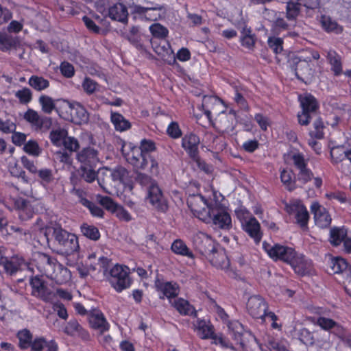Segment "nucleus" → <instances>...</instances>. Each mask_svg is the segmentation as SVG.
Instances as JSON below:
<instances>
[{"label": "nucleus", "mask_w": 351, "mask_h": 351, "mask_svg": "<svg viewBox=\"0 0 351 351\" xmlns=\"http://www.w3.org/2000/svg\"><path fill=\"white\" fill-rule=\"evenodd\" d=\"M224 197L217 191L213 190L208 197L201 194L189 196L187 204L193 215L206 223H211L215 228L229 230L232 219L228 207L221 202Z\"/></svg>", "instance_id": "1"}, {"label": "nucleus", "mask_w": 351, "mask_h": 351, "mask_svg": "<svg viewBox=\"0 0 351 351\" xmlns=\"http://www.w3.org/2000/svg\"><path fill=\"white\" fill-rule=\"evenodd\" d=\"M123 145L122 154L128 164L136 170H145L152 176H157L160 173V166L158 160L151 154L156 150V143L151 139L143 138L138 146L132 143Z\"/></svg>", "instance_id": "2"}, {"label": "nucleus", "mask_w": 351, "mask_h": 351, "mask_svg": "<svg viewBox=\"0 0 351 351\" xmlns=\"http://www.w3.org/2000/svg\"><path fill=\"white\" fill-rule=\"evenodd\" d=\"M53 237L56 245L58 246V253L65 256H70L80 250L77 237L61 227L53 228Z\"/></svg>", "instance_id": "3"}, {"label": "nucleus", "mask_w": 351, "mask_h": 351, "mask_svg": "<svg viewBox=\"0 0 351 351\" xmlns=\"http://www.w3.org/2000/svg\"><path fill=\"white\" fill-rule=\"evenodd\" d=\"M130 268L123 265L116 264L109 269L105 276L112 287L118 293L130 287L132 280L130 277Z\"/></svg>", "instance_id": "4"}, {"label": "nucleus", "mask_w": 351, "mask_h": 351, "mask_svg": "<svg viewBox=\"0 0 351 351\" xmlns=\"http://www.w3.org/2000/svg\"><path fill=\"white\" fill-rule=\"evenodd\" d=\"M62 108L57 109L58 115L63 119L81 125L88 121L89 115L85 108L79 103L71 104L69 102L64 104Z\"/></svg>", "instance_id": "5"}, {"label": "nucleus", "mask_w": 351, "mask_h": 351, "mask_svg": "<svg viewBox=\"0 0 351 351\" xmlns=\"http://www.w3.org/2000/svg\"><path fill=\"white\" fill-rule=\"evenodd\" d=\"M298 101L302 108V111L298 114V122L302 125H307L319 109V104L315 97L309 93L299 95Z\"/></svg>", "instance_id": "6"}, {"label": "nucleus", "mask_w": 351, "mask_h": 351, "mask_svg": "<svg viewBox=\"0 0 351 351\" xmlns=\"http://www.w3.org/2000/svg\"><path fill=\"white\" fill-rule=\"evenodd\" d=\"M262 246L268 256L274 261H280L288 264L295 255L294 248L282 244L264 241Z\"/></svg>", "instance_id": "7"}, {"label": "nucleus", "mask_w": 351, "mask_h": 351, "mask_svg": "<svg viewBox=\"0 0 351 351\" xmlns=\"http://www.w3.org/2000/svg\"><path fill=\"white\" fill-rule=\"evenodd\" d=\"M23 119L36 132H45L52 125L51 118L40 115L37 111L29 108L23 114Z\"/></svg>", "instance_id": "8"}, {"label": "nucleus", "mask_w": 351, "mask_h": 351, "mask_svg": "<svg viewBox=\"0 0 351 351\" xmlns=\"http://www.w3.org/2000/svg\"><path fill=\"white\" fill-rule=\"evenodd\" d=\"M269 305L267 301L259 295L250 296L246 302V311L247 313L254 319H261L265 321L266 310Z\"/></svg>", "instance_id": "9"}, {"label": "nucleus", "mask_w": 351, "mask_h": 351, "mask_svg": "<svg viewBox=\"0 0 351 351\" xmlns=\"http://www.w3.org/2000/svg\"><path fill=\"white\" fill-rule=\"evenodd\" d=\"M285 210L289 215H295L296 223L302 228H307L309 214L300 200L295 199L285 204Z\"/></svg>", "instance_id": "10"}, {"label": "nucleus", "mask_w": 351, "mask_h": 351, "mask_svg": "<svg viewBox=\"0 0 351 351\" xmlns=\"http://www.w3.org/2000/svg\"><path fill=\"white\" fill-rule=\"evenodd\" d=\"M134 0H119V2L110 6L108 16L114 20L121 23L128 21V8L133 10Z\"/></svg>", "instance_id": "11"}, {"label": "nucleus", "mask_w": 351, "mask_h": 351, "mask_svg": "<svg viewBox=\"0 0 351 351\" xmlns=\"http://www.w3.org/2000/svg\"><path fill=\"white\" fill-rule=\"evenodd\" d=\"M319 58L320 56L317 51L308 49L303 51L298 55L291 56L289 59V63L293 69H294L295 75H298V71L302 64H304L306 66L307 71H311V69L310 68L309 62H311L312 60H316Z\"/></svg>", "instance_id": "12"}, {"label": "nucleus", "mask_w": 351, "mask_h": 351, "mask_svg": "<svg viewBox=\"0 0 351 351\" xmlns=\"http://www.w3.org/2000/svg\"><path fill=\"white\" fill-rule=\"evenodd\" d=\"M154 286L156 291L160 293V299L167 298L170 300L176 298L180 293L179 285L173 281H165L163 279L156 278L154 281Z\"/></svg>", "instance_id": "13"}, {"label": "nucleus", "mask_w": 351, "mask_h": 351, "mask_svg": "<svg viewBox=\"0 0 351 351\" xmlns=\"http://www.w3.org/2000/svg\"><path fill=\"white\" fill-rule=\"evenodd\" d=\"M34 262L38 271L41 275L45 276L47 278L53 273V268L58 263L56 258L42 252H38L35 254Z\"/></svg>", "instance_id": "14"}, {"label": "nucleus", "mask_w": 351, "mask_h": 351, "mask_svg": "<svg viewBox=\"0 0 351 351\" xmlns=\"http://www.w3.org/2000/svg\"><path fill=\"white\" fill-rule=\"evenodd\" d=\"M147 199L158 211L165 213L168 210L167 202L156 183H152L149 186L147 189Z\"/></svg>", "instance_id": "15"}, {"label": "nucleus", "mask_w": 351, "mask_h": 351, "mask_svg": "<svg viewBox=\"0 0 351 351\" xmlns=\"http://www.w3.org/2000/svg\"><path fill=\"white\" fill-rule=\"evenodd\" d=\"M310 209L313 215L316 226L320 228H326L330 226L332 218L328 210L324 206L318 202H313Z\"/></svg>", "instance_id": "16"}, {"label": "nucleus", "mask_w": 351, "mask_h": 351, "mask_svg": "<svg viewBox=\"0 0 351 351\" xmlns=\"http://www.w3.org/2000/svg\"><path fill=\"white\" fill-rule=\"evenodd\" d=\"M199 137L193 132H188L182 138V147L193 160L199 159Z\"/></svg>", "instance_id": "17"}, {"label": "nucleus", "mask_w": 351, "mask_h": 351, "mask_svg": "<svg viewBox=\"0 0 351 351\" xmlns=\"http://www.w3.org/2000/svg\"><path fill=\"white\" fill-rule=\"evenodd\" d=\"M88 321L92 328L97 330L101 334L108 331L110 327L104 314L97 308L89 310Z\"/></svg>", "instance_id": "18"}, {"label": "nucleus", "mask_w": 351, "mask_h": 351, "mask_svg": "<svg viewBox=\"0 0 351 351\" xmlns=\"http://www.w3.org/2000/svg\"><path fill=\"white\" fill-rule=\"evenodd\" d=\"M76 160L80 165L96 167L99 162V152L90 146L83 147L76 154Z\"/></svg>", "instance_id": "19"}, {"label": "nucleus", "mask_w": 351, "mask_h": 351, "mask_svg": "<svg viewBox=\"0 0 351 351\" xmlns=\"http://www.w3.org/2000/svg\"><path fill=\"white\" fill-rule=\"evenodd\" d=\"M293 258H291L289 265L292 267L295 273L300 276L308 274L312 267V262L306 258L302 254L295 252Z\"/></svg>", "instance_id": "20"}, {"label": "nucleus", "mask_w": 351, "mask_h": 351, "mask_svg": "<svg viewBox=\"0 0 351 351\" xmlns=\"http://www.w3.org/2000/svg\"><path fill=\"white\" fill-rule=\"evenodd\" d=\"M30 285L32 288V295L44 302H49L52 299L51 290L45 285L44 282L38 276L30 280Z\"/></svg>", "instance_id": "21"}, {"label": "nucleus", "mask_w": 351, "mask_h": 351, "mask_svg": "<svg viewBox=\"0 0 351 351\" xmlns=\"http://www.w3.org/2000/svg\"><path fill=\"white\" fill-rule=\"evenodd\" d=\"M24 263V259L18 256L8 258L3 256L2 247L0 250V265H2L5 272L9 275L15 274Z\"/></svg>", "instance_id": "22"}, {"label": "nucleus", "mask_w": 351, "mask_h": 351, "mask_svg": "<svg viewBox=\"0 0 351 351\" xmlns=\"http://www.w3.org/2000/svg\"><path fill=\"white\" fill-rule=\"evenodd\" d=\"M63 332L68 336L78 337L85 341L90 339L88 332L84 329L75 319H70L65 324Z\"/></svg>", "instance_id": "23"}, {"label": "nucleus", "mask_w": 351, "mask_h": 351, "mask_svg": "<svg viewBox=\"0 0 351 351\" xmlns=\"http://www.w3.org/2000/svg\"><path fill=\"white\" fill-rule=\"evenodd\" d=\"M198 238L200 241L197 245V248L202 255L208 258L219 245L215 243L210 236L205 233H200Z\"/></svg>", "instance_id": "24"}, {"label": "nucleus", "mask_w": 351, "mask_h": 351, "mask_svg": "<svg viewBox=\"0 0 351 351\" xmlns=\"http://www.w3.org/2000/svg\"><path fill=\"white\" fill-rule=\"evenodd\" d=\"M243 230L254 239L255 243H260L263 233L261 231V225L258 220L253 216H250L247 221H244L242 224Z\"/></svg>", "instance_id": "25"}, {"label": "nucleus", "mask_w": 351, "mask_h": 351, "mask_svg": "<svg viewBox=\"0 0 351 351\" xmlns=\"http://www.w3.org/2000/svg\"><path fill=\"white\" fill-rule=\"evenodd\" d=\"M53 269V273L49 276L48 278L54 281L58 285L66 284L71 280V273L63 265L58 262Z\"/></svg>", "instance_id": "26"}, {"label": "nucleus", "mask_w": 351, "mask_h": 351, "mask_svg": "<svg viewBox=\"0 0 351 351\" xmlns=\"http://www.w3.org/2000/svg\"><path fill=\"white\" fill-rule=\"evenodd\" d=\"M232 87L234 90V101L241 110L248 111L250 109L249 104L245 97L247 94V88L241 84H233Z\"/></svg>", "instance_id": "27"}, {"label": "nucleus", "mask_w": 351, "mask_h": 351, "mask_svg": "<svg viewBox=\"0 0 351 351\" xmlns=\"http://www.w3.org/2000/svg\"><path fill=\"white\" fill-rule=\"evenodd\" d=\"M207 259L214 267L221 269H228L230 265L226 251L220 245Z\"/></svg>", "instance_id": "28"}, {"label": "nucleus", "mask_w": 351, "mask_h": 351, "mask_svg": "<svg viewBox=\"0 0 351 351\" xmlns=\"http://www.w3.org/2000/svg\"><path fill=\"white\" fill-rule=\"evenodd\" d=\"M318 21L322 28L327 33L340 34L343 30V27L328 15L322 14Z\"/></svg>", "instance_id": "29"}, {"label": "nucleus", "mask_w": 351, "mask_h": 351, "mask_svg": "<svg viewBox=\"0 0 351 351\" xmlns=\"http://www.w3.org/2000/svg\"><path fill=\"white\" fill-rule=\"evenodd\" d=\"M195 329L201 339H215L213 326L209 321L198 319L195 324Z\"/></svg>", "instance_id": "30"}, {"label": "nucleus", "mask_w": 351, "mask_h": 351, "mask_svg": "<svg viewBox=\"0 0 351 351\" xmlns=\"http://www.w3.org/2000/svg\"><path fill=\"white\" fill-rule=\"evenodd\" d=\"M350 149L351 147L346 144V139L342 146L332 147L330 152L332 163L338 166L344 160L347 159Z\"/></svg>", "instance_id": "31"}, {"label": "nucleus", "mask_w": 351, "mask_h": 351, "mask_svg": "<svg viewBox=\"0 0 351 351\" xmlns=\"http://www.w3.org/2000/svg\"><path fill=\"white\" fill-rule=\"evenodd\" d=\"M14 206L18 210L19 218L22 221H26L33 217L34 210L26 199L22 197L15 199Z\"/></svg>", "instance_id": "32"}, {"label": "nucleus", "mask_w": 351, "mask_h": 351, "mask_svg": "<svg viewBox=\"0 0 351 351\" xmlns=\"http://www.w3.org/2000/svg\"><path fill=\"white\" fill-rule=\"evenodd\" d=\"M145 5H137L134 3L133 10L132 12L134 14H143L145 12H160L165 10L164 5L150 1L148 0H142Z\"/></svg>", "instance_id": "33"}, {"label": "nucleus", "mask_w": 351, "mask_h": 351, "mask_svg": "<svg viewBox=\"0 0 351 351\" xmlns=\"http://www.w3.org/2000/svg\"><path fill=\"white\" fill-rule=\"evenodd\" d=\"M292 335L306 346H311L315 343V339L313 332L306 328H294Z\"/></svg>", "instance_id": "34"}, {"label": "nucleus", "mask_w": 351, "mask_h": 351, "mask_svg": "<svg viewBox=\"0 0 351 351\" xmlns=\"http://www.w3.org/2000/svg\"><path fill=\"white\" fill-rule=\"evenodd\" d=\"M110 121L114 125V130L117 132H125L129 130L132 125L121 114L116 112H111Z\"/></svg>", "instance_id": "35"}, {"label": "nucleus", "mask_w": 351, "mask_h": 351, "mask_svg": "<svg viewBox=\"0 0 351 351\" xmlns=\"http://www.w3.org/2000/svg\"><path fill=\"white\" fill-rule=\"evenodd\" d=\"M329 266L333 274H343L351 269L347 261L341 256H331Z\"/></svg>", "instance_id": "36"}, {"label": "nucleus", "mask_w": 351, "mask_h": 351, "mask_svg": "<svg viewBox=\"0 0 351 351\" xmlns=\"http://www.w3.org/2000/svg\"><path fill=\"white\" fill-rule=\"evenodd\" d=\"M226 325L228 328L229 335L237 343L242 345V336L244 331L243 324L237 320H230Z\"/></svg>", "instance_id": "37"}, {"label": "nucleus", "mask_w": 351, "mask_h": 351, "mask_svg": "<svg viewBox=\"0 0 351 351\" xmlns=\"http://www.w3.org/2000/svg\"><path fill=\"white\" fill-rule=\"evenodd\" d=\"M348 237V230L345 227H334L330 230V242L333 246H339Z\"/></svg>", "instance_id": "38"}, {"label": "nucleus", "mask_w": 351, "mask_h": 351, "mask_svg": "<svg viewBox=\"0 0 351 351\" xmlns=\"http://www.w3.org/2000/svg\"><path fill=\"white\" fill-rule=\"evenodd\" d=\"M172 305L181 315L197 316L195 308L189 301L182 298H177Z\"/></svg>", "instance_id": "39"}, {"label": "nucleus", "mask_w": 351, "mask_h": 351, "mask_svg": "<svg viewBox=\"0 0 351 351\" xmlns=\"http://www.w3.org/2000/svg\"><path fill=\"white\" fill-rule=\"evenodd\" d=\"M171 250L176 255L186 256L189 258H194L193 252L186 245V243L180 239L173 241L171 245Z\"/></svg>", "instance_id": "40"}, {"label": "nucleus", "mask_w": 351, "mask_h": 351, "mask_svg": "<svg viewBox=\"0 0 351 351\" xmlns=\"http://www.w3.org/2000/svg\"><path fill=\"white\" fill-rule=\"evenodd\" d=\"M310 320L315 325L319 326L322 329L328 331L332 328L340 329L341 326L335 320L325 317H311Z\"/></svg>", "instance_id": "41"}, {"label": "nucleus", "mask_w": 351, "mask_h": 351, "mask_svg": "<svg viewBox=\"0 0 351 351\" xmlns=\"http://www.w3.org/2000/svg\"><path fill=\"white\" fill-rule=\"evenodd\" d=\"M125 38L128 41L132 44L136 49L139 50H144V46L141 43V33L139 27L137 26H132L130 28L128 32L125 33Z\"/></svg>", "instance_id": "42"}, {"label": "nucleus", "mask_w": 351, "mask_h": 351, "mask_svg": "<svg viewBox=\"0 0 351 351\" xmlns=\"http://www.w3.org/2000/svg\"><path fill=\"white\" fill-rule=\"evenodd\" d=\"M256 37L250 28L243 27L241 32L240 43L245 48L252 50L255 45Z\"/></svg>", "instance_id": "43"}, {"label": "nucleus", "mask_w": 351, "mask_h": 351, "mask_svg": "<svg viewBox=\"0 0 351 351\" xmlns=\"http://www.w3.org/2000/svg\"><path fill=\"white\" fill-rule=\"evenodd\" d=\"M327 60L331 66V70L335 75L342 73V64L340 56L335 50H329L327 53Z\"/></svg>", "instance_id": "44"}, {"label": "nucleus", "mask_w": 351, "mask_h": 351, "mask_svg": "<svg viewBox=\"0 0 351 351\" xmlns=\"http://www.w3.org/2000/svg\"><path fill=\"white\" fill-rule=\"evenodd\" d=\"M280 180L285 188L289 191H293L296 188V179L293 178L291 170L283 169L280 171Z\"/></svg>", "instance_id": "45"}, {"label": "nucleus", "mask_w": 351, "mask_h": 351, "mask_svg": "<svg viewBox=\"0 0 351 351\" xmlns=\"http://www.w3.org/2000/svg\"><path fill=\"white\" fill-rule=\"evenodd\" d=\"M28 84L36 91H43L49 87V81L42 76L32 75L28 80Z\"/></svg>", "instance_id": "46"}, {"label": "nucleus", "mask_w": 351, "mask_h": 351, "mask_svg": "<svg viewBox=\"0 0 351 351\" xmlns=\"http://www.w3.org/2000/svg\"><path fill=\"white\" fill-rule=\"evenodd\" d=\"M16 337L19 339V347L21 350H27L29 348L33 339V336L29 330L23 329L19 330L16 334Z\"/></svg>", "instance_id": "47"}, {"label": "nucleus", "mask_w": 351, "mask_h": 351, "mask_svg": "<svg viewBox=\"0 0 351 351\" xmlns=\"http://www.w3.org/2000/svg\"><path fill=\"white\" fill-rule=\"evenodd\" d=\"M68 135L66 130L64 128L53 129L49 134V138L52 144L56 147H60L64 143L65 137Z\"/></svg>", "instance_id": "48"}, {"label": "nucleus", "mask_w": 351, "mask_h": 351, "mask_svg": "<svg viewBox=\"0 0 351 351\" xmlns=\"http://www.w3.org/2000/svg\"><path fill=\"white\" fill-rule=\"evenodd\" d=\"M302 1L303 0L290 1L287 3V17L289 20H294L297 18L303 5Z\"/></svg>", "instance_id": "49"}, {"label": "nucleus", "mask_w": 351, "mask_h": 351, "mask_svg": "<svg viewBox=\"0 0 351 351\" xmlns=\"http://www.w3.org/2000/svg\"><path fill=\"white\" fill-rule=\"evenodd\" d=\"M84 236L93 241H97L100 238V232L98 228L93 225L83 223L80 227Z\"/></svg>", "instance_id": "50"}, {"label": "nucleus", "mask_w": 351, "mask_h": 351, "mask_svg": "<svg viewBox=\"0 0 351 351\" xmlns=\"http://www.w3.org/2000/svg\"><path fill=\"white\" fill-rule=\"evenodd\" d=\"M36 176H37L40 184L45 188L53 180L52 170L50 169L43 168L37 170Z\"/></svg>", "instance_id": "51"}, {"label": "nucleus", "mask_w": 351, "mask_h": 351, "mask_svg": "<svg viewBox=\"0 0 351 351\" xmlns=\"http://www.w3.org/2000/svg\"><path fill=\"white\" fill-rule=\"evenodd\" d=\"M16 45V40L12 36L0 32V49L7 51Z\"/></svg>", "instance_id": "52"}, {"label": "nucleus", "mask_w": 351, "mask_h": 351, "mask_svg": "<svg viewBox=\"0 0 351 351\" xmlns=\"http://www.w3.org/2000/svg\"><path fill=\"white\" fill-rule=\"evenodd\" d=\"M38 101L42 110L47 114H51L53 110H56L58 109L56 108L53 99L49 96L41 95ZM59 109L63 111L62 107Z\"/></svg>", "instance_id": "53"}, {"label": "nucleus", "mask_w": 351, "mask_h": 351, "mask_svg": "<svg viewBox=\"0 0 351 351\" xmlns=\"http://www.w3.org/2000/svg\"><path fill=\"white\" fill-rule=\"evenodd\" d=\"M95 168L80 165V174L86 182L91 183L97 178V172L95 171Z\"/></svg>", "instance_id": "54"}, {"label": "nucleus", "mask_w": 351, "mask_h": 351, "mask_svg": "<svg viewBox=\"0 0 351 351\" xmlns=\"http://www.w3.org/2000/svg\"><path fill=\"white\" fill-rule=\"evenodd\" d=\"M149 31L155 38L163 39L168 36L169 31L160 23H154L149 26Z\"/></svg>", "instance_id": "55"}, {"label": "nucleus", "mask_w": 351, "mask_h": 351, "mask_svg": "<svg viewBox=\"0 0 351 351\" xmlns=\"http://www.w3.org/2000/svg\"><path fill=\"white\" fill-rule=\"evenodd\" d=\"M296 176V180L302 184H306L313 180V173L311 169L307 167L304 169H300Z\"/></svg>", "instance_id": "56"}, {"label": "nucleus", "mask_w": 351, "mask_h": 351, "mask_svg": "<svg viewBox=\"0 0 351 351\" xmlns=\"http://www.w3.org/2000/svg\"><path fill=\"white\" fill-rule=\"evenodd\" d=\"M291 159L297 170L302 168L304 169V167L308 166V158H306L302 153H294L291 156Z\"/></svg>", "instance_id": "57"}, {"label": "nucleus", "mask_w": 351, "mask_h": 351, "mask_svg": "<svg viewBox=\"0 0 351 351\" xmlns=\"http://www.w3.org/2000/svg\"><path fill=\"white\" fill-rule=\"evenodd\" d=\"M24 151L33 156H38L41 153L38 143L34 140H29L24 144Z\"/></svg>", "instance_id": "58"}, {"label": "nucleus", "mask_w": 351, "mask_h": 351, "mask_svg": "<svg viewBox=\"0 0 351 351\" xmlns=\"http://www.w3.org/2000/svg\"><path fill=\"white\" fill-rule=\"evenodd\" d=\"M151 45L154 51L160 56H164L169 52L173 53L170 45L168 43H165L163 45L157 44L155 40H151Z\"/></svg>", "instance_id": "59"}, {"label": "nucleus", "mask_w": 351, "mask_h": 351, "mask_svg": "<svg viewBox=\"0 0 351 351\" xmlns=\"http://www.w3.org/2000/svg\"><path fill=\"white\" fill-rule=\"evenodd\" d=\"M15 96L19 99L20 103L27 104L29 103L32 99V93L29 88H23L16 92Z\"/></svg>", "instance_id": "60"}, {"label": "nucleus", "mask_w": 351, "mask_h": 351, "mask_svg": "<svg viewBox=\"0 0 351 351\" xmlns=\"http://www.w3.org/2000/svg\"><path fill=\"white\" fill-rule=\"evenodd\" d=\"M83 206L89 209L93 216L99 218H102L104 217V210L99 206L88 199H83Z\"/></svg>", "instance_id": "61"}, {"label": "nucleus", "mask_w": 351, "mask_h": 351, "mask_svg": "<svg viewBox=\"0 0 351 351\" xmlns=\"http://www.w3.org/2000/svg\"><path fill=\"white\" fill-rule=\"evenodd\" d=\"M97 199L103 207L111 212H113L117 206V204L113 202L112 198L108 196L97 195Z\"/></svg>", "instance_id": "62"}, {"label": "nucleus", "mask_w": 351, "mask_h": 351, "mask_svg": "<svg viewBox=\"0 0 351 351\" xmlns=\"http://www.w3.org/2000/svg\"><path fill=\"white\" fill-rule=\"evenodd\" d=\"M314 130L310 132L311 137L317 139L324 138V123L320 118H317L313 123Z\"/></svg>", "instance_id": "63"}, {"label": "nucleus", "mask_w": 351, "mask_h": 351, "mask_svg": "<svg viewBox=\"0 0 351 351\" xmlns=\"http://www.w3.org/2000/svg\"><path fill=\"white\" fill-rule=\"evenodd\" d=\"M167 134L173 139L179 138L182 136V132L178 125V123L176 121H171L167 128Z\"/></svg>", "instance_id": "64"}]
</instances>
